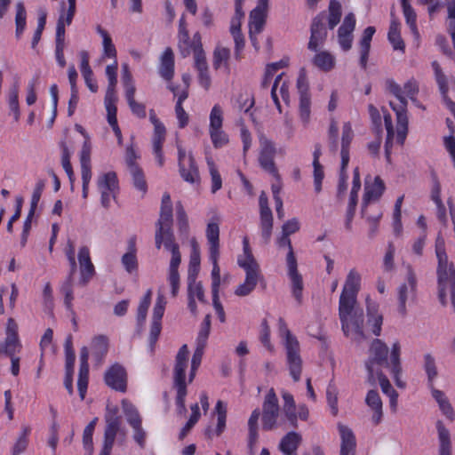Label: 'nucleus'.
<instances>
[{"instance_id": "1", "label": "nucleus", "mask_w": 455, "mask_h": 455, "mask_svg": "<svg viewBox=\"0 0 455 455\" xmlns=\"http://www.w3.org/2000/svg\"><path fill=\"white\" fill-rule=\"evenodd\" d=\"M387 90L393 94L398 100L399 105L390 102V107L396 116L397 124V141L401 145L404 143L408 133L409 119L407 116L408 101L403 94H405L412 102H417L416 95L419 93V84L414 78H411L402 88L393 79L386 81Z\"/></svg>"}, {"instance_id": "2", "label": "nucleus", "mask_w": 455, "mask_h": 455, "mask_svg": "<svg viewBox=\"0 0 455 455\" xmlns=\"http://www.w3.org/2000/svg\"><path fill=\"white\" fill-rule=\"evenodd\" d=\"M361 275L355 269H351L339 297V316L343 332L349 331L348 316L356 304V296L360 290Z\"/></svg>"}, {"instance_id": "3", "label": "nucleus", "mask_w": 455, "mask_h": 455, "mask_svg": "<svg viewBox=\"0 0 455 455\" xmlns=\"http://www.w3.org/2000/svg\"><path fill=\"white\" fill-rule=\"evenodd\" d=\"M280 335L284 339V346L287 355V363L291 378L295 382L300 379L302 371V360L299 355V344L297 339L290 331L283 318L278 321Z\"/></svg>"}, {"instance_id": "4", "label": "nucleus", "mask_w": 455, "mask_h": 455, "mask_svg": "<svg viewBox=\"0 0 455 455\" xmlns=\"http://www.w3.org/2000/svg\"><path fill=\"white\" fill-rule=\"evenodd\" d=\"M188 348L183 345L177 355L174 366V387L177 389L176 405L180 413L187 411L185 399L187 395L186 369L188 367Z\"/></svg>"}, {"instance_id": "5", "label": "nucleus", "mask_w": 455, "mask_h": 455, "mask_svg": "<svg viewBox=\"0 0 455 455\" xmlns=\"http://www.w3.org/2000/svg\"><path fill=\"white\" fill-rule=\"evenodd\" d=\"M290 235L282 233V235L277 240V243L280 247H287L288 253L286 256L288 275L291 282V291L292 295L300 305L302 303V291H303V279L302 275L298 271L297 259L293 251Z\"/></svg>"}, {"instance_id": "6", "label": "nucleus", "mask_w": 455, "mask_h": 455, "mask_svg": "<svg viewBox=\"0 0 455 455\" xmlns=\"http://www.w3.org/2000/svg\"><path fill=\"white\" fill-rule=\"evenodd\" d=\"M280 406L274 388H270L262 404V428L270 431L275 428L279 417Z\"/></svg>"}, {"instance_id": "7", "label": "nucleus", "mask_w": 455, "mask_h": 455, "mask_svg": "<svg viewBox=\"0 0 455 455\" xmlns=\"http://www.w3.org/2000/svg\"><path fill=\"white\" fill-rule=\"evenodd\" d=\"M260 152L259 156V163L260 167L269 172L271 175L280 180L277 168L275 164V148L271 140L266 137L259 139Z\"/></svg>"}, {"instance_id": "8", "label": "nucleus", "mask_w": 455, "mask_h": 455, "mask_svg": "<svg viewBox=\"0 0 455 455\" xmlns=\"http://www.w3.org/2000/svg\"><path fill=\"white\" fill-rule=\"evenodd\" d=\"M326 14L324 12L318 13L313 20L310 26V38L307 48L310 51L317 52L327 38L325 28Z\"/></svg>"}, {"instance_id": "9", "label": "nucleus", "mask_w": 455, "mask_h": 455, "mask_svg": "<svg viewBox=\"0 0 455 455\" xmlns=\"http://www.w3.org/2000/svg\"><path fill=\"white\" fill-rule=\"evenodd\" d=\"M260 229L263 243L267 244L270 242L273 230V214L268 206V199L267 194L262 191L259 198Z\"/></svg>"}, {"instance_id": "10", "label": "nucleus", "mask_w": 455, "mask_h": 455, "mask_svg": "<svg viewBox=\"0 0 455 455\" xmlns=\"http://www.w3.org/2000/svg\"><path fill=\"white\" fill-rule=\"evenodd\" d=\"M407 283L402 284L398 290V311L402 315H406V301L414 299L417 291V278L411 266H407Z\"/></svg>"}, {"instance_id": "11", "label": "nucleus", "mask_w": 455, "mask_h": 455, "mask_svg": "<svg viewBox=\"0 0 455 455\" xmlns=\"http://www.w3.org/2000/svg\"><path fill=\"white\" fill-rule=\"evenodd\" d=\"M297 88L299 94V111L301 121L307 124L310 119L311 97L308 92V84L305 73H300L297 79Z\"/></svg>"}, {"instance_id": "12", "label": "nucleus", "mask_w": 455, "mask_h": 455, "mask_svg": "<svg viewBox=\"0 0 455 455\" xmlns=\"http://www.w3.org/2000/svg\"><path fill=\"white\" fill-rule=\"evenodd\" d=\"M388 347L381 339H375L372 340L369 348V357L365 363L372 366L390 368L388 362Z\"/></svg>"}, {"instance_id": "13", "label": "nucleus", "mask_w": 455, "mask_h": 455, "mask_svg": "<svg viewBox=\"0 0 455 455\" xmlns=\"http://www.w3.org/2000/svg\"><path fill=\"white\" fill-rule=\"evenodd\" d=\"M435 253L438 259L437 275L438 283L451 282L455 279V269L452 264L448 265V256L445 252L443 242H436Z\"/></svg>"}, {"instance_id": "14", "label": "nucleus", "mask_w": 455, "mask_h": 455, "mask_svg": "<svg viewBox=\"0 0 455 455\" xmlns=\"http://www.w3.org/2000/svg\"><path fill=\"white\" fill-rule=\"evenodd\" d=\"M126 371L119 363L113 364L105 373L104 379L106 384L111 388L125 392L126 390Z\"/></svg>"}, {"instance_id": "15", "label": "nucleus", "mask_w": 455, "mask_h": 455, "mask_svg": "<svg viewBox=\"0 0 455 455\" xmlns=\"http://www.w3.org/2000/svg\"><path fill=\"white\" fill-rule=\"evenodd\" d=\"M89 349L84 346L80 349L79 355V372L77 379V389L81 400H84L86 395L88 382H89Z\"/></svg>"}, {"instance_id": "16", "label": "nucleus", "mask_w": 455, "mask_h": 455, "mask_svg": "<svg viewBox=\"0 0 455 455\" xmlns=\"http://www.w3.org/2000/svg\"><path fill=\"white\" fill-rule=\"evenodd\" d=\"M349 331L344 332L347 337L351 336L354 339L361 341L366 339L363 331L364 315L363 312L360 308H355L353 306V309L348 316Z\"/></svg>"}, {"instance_id": "17", "label": "nucleus", "mask_w": 455, "mask_h": 455, "mask_svg": "<svg viewBox=\"0 0 455 455\" xmlns=\"http://www.w3.org/2000/svg\"><path fill=\"white\" fill-rule=\"evenodd\" d=\"M355 27V18L354 13L350 12L344 18L342 25L338 29V39L340 47L344 51H349L352 47L353 31Z\"/></svg>"}, {"instance_id": "18", "label": "nucleus", "mask_w": 455, "mask_h": 455, "mask_svg": "<svg viewBox=\"0 0 455 455\" xmlns=\"http://www.w3.org/2000/svg\"><path fill=\"white\" fill-rule=\"evenodd\" d=\"M105 430L103 443L114 445L117 433L121 429V418L116 409L109 411L105 415Z\"/></svg>"}, {"instance_id": "19", "label": "nucleus", "mask_w": 455, "mask_h": 455, "mask_svg": "<svg viewBox=\"0 0 455 455\" xmlns=\"http://www.w3.org/2000/svg\"><path fill=\"white\" fill-rule=\"evenodd\" d=\"M361 188V181L359 177L358 168L354 171L353 187L350 191L349 203L347 210L346 223L345 227L347 230L350 231L352 228V220L355 213V208L357 204L358 191Z\"/></svg>"}, {"instance_id": "20", "label": "nucleus", "mask_w": 455, "mask_h": 455, "mask_svg": "<svg viewBox=\"0 0 455 455\" xmlns=\"http://www.w3.org/2000/svg\"><path fill=\"white\" fill-rule=\"evenodd\" d=\"M365 403L372 411L371 422L374 426L380 424L383 419V403L376 389H371L365 397Z\"/></svg>"}, {"instance_id": "21", "label": "nucleus", "mask_w": 455, "mask_h": 455, "mask_svg": "<svg viewBox=\"0 0 455 455\" xmlns=\"http://www.w3.org/2000/svg\"><path fill=\"white\" fill-rule=\"evenodd\" d=\"M172 203L171 196L168 193H164L162 197L160 215L157 222L156 223V228L160 230L167 228H172Z\"/></svg>"}, {"instance_id": "22", "label": "nucleus", "mask_w": 455, "mask_h": 455, "mask_svg": "<svg viewBox=\"0 0 455 455\" xmlns=\"http://www.w3.org/2000/svg\"><path fill=\"white\" fill-rule=\"evenodd\" d=\"M401 346L398 341L395 342L391 347L390 353V371L395 379V385L400 387H405V383L401 379L402 365H401Z\"/></svg>"}, {"instance_id": "23", "label": "nucleus", "mask_w": 455, "mask_h": 455, "mask_svg": "<svg viewBox=\"0 0 455 455\" xmlns=\"http://www.w3.org/2000/svg\"><path fill=\"white\" fill-rule=\"evenodd\" d=\"M338 429L340 435V455H355L356 441L355 436L351 428L339 423Z\"/></svg>"}, {"instance_id": "24", "label": "nucleus", "mask_w": 455, "mask_h": 455, "mask_svg": "<svg viewBox=\"0 0 455 455\" xmlns=\"http://www.w3.org/2000/svg\"><path fill=\"white\" fill-rule=\"evenodd\" d=\"M385 191V183L379 176H376L374 182L371 185L365 186V192L363 195L362 204V215H365V209L371 200H378Z\"/></svg>"}, {"instance_id": "25", "label": "nucleus", "mask_w": 455, "mask_h": 455, "mask_svg": "<svg viewBox=\"0 0 455 455\" xmlns=\"http://www.w3.org/2000/svg\"><path fill=\"white\" fill-rule=\"evenodd\" d=\"M158 73L166 81L174 76V53L171 47H167L160 57Z\"/></svg>"}, {"instance_id": "26", "label": "nucleus", "mask_w": 455, "mask_h": 455, "mask_svg": "<svg viewBox=\"0 0 455 455\" xmlns=\"http://www.w3.org/2000/svg\"><path fill=\"white\" fill-rule=\"evenodd\" d=\"M366 310H367V323L371 326V331L375 336H379L381 333V326L383 323L382 315L379 314V306L377 303L371 301L368 297L366 299Z\"/></svg>"}, {"instance_id": "27", "label": "nucleus", "mask_w": 455, "mask_h": 455, "mask_svg": "<svg viewBox=\"0 0 455 455\" xmlns=\"http://www.w3.org/2000/svg\"><path fill=\"white\" fill-rule=\"evenodd\" d=\"M246 273L245 281L235 291V294L240 297L249 295L256 287L260 276L259 269H244Z\"/></svg>"}, {"instance_id": "28", "label": "nucleus", "mask_w": 455, "mask_h": 455, "mask_svg": "<svg viewBox=\"0 0 455 455\" xmlns=\"http://www.w3.org/2000/svg\"><path fill=\"white\" fill-rule=\"evenodd\" d=\"M78 260L80 264L82 281L84 283H87L94 275V266L91 261L88 247L83 246L80 248L78 252Z\"/></svg>"}, {"instance_id": "29", "label": "nucleus", "mask_w": 455, "mask_h": 455, "mask_svg": "<svg viewBox=\"0 0 455 455\" xmlns=\"http://www.w3.org/2000/svg\"><path fill=\"white\" fill-rule=\"evenodd\" d=\"M302 442V437L300 434L291 431L287 433L280 441L279 450L284 455H292L296 453L299 446Z\"/></svg>"}, {"instance_id": "30", "label": "nucleus", "mask_w": 455, "mask_h": 455, "mask_svg": "<svg viewBox=\"0 0 455 455\" xmlns=\"http://www.w3.org/2000/svg\"><path fill=\"white\" fill-rule=\"evenodd\" d=\"M354 138V132L352 130L351 124L349 122L344 123L342 126V137H341V150L340 156L341 162L344 165H348L349 163V147Z\"/></svg>"}, {"instance_id": "31", "label": "nucleus", "mask_w": 455, "mask_h": 455, "mask_svg": "<svg viewBox=\"0 0 455 455\" xmlns=\"http://www.w3.org/2000/svg\"><path fill=\"white\" fill-rule=\"evenodd\" d=\"M436 429L439 440L438 455H452L450 431L441 420H437Z\"/></svg>"}, {"instance_id": "32", "label": "nucleus", "mask_w": 455, "mask_h": 455, "mask_svg": "<svg viewBox=\"0 0 455 455\" xmlns=\"http://www.w3.org/2000/svg\"><path fill=\"white\" fill-rule=\"evenodd\" d=\"M267 7L262 4H258L250 13L249 29L253 30L256 33H261L267 17Z\"/></svg>"}, {"instance_id": "33", "label": "nucleus", "mask_w": 455, "mask_h": 455, "mask_svg": "<svg viewBox=\"0 0 455 455\" xmlns=\"http://www.w3.org/2000/svg\"><path fill=\"white\" fill-rule=\"evenodd\" d=\"M376 29L374 27H367L363 33L362 39L360 41V64L363 68H366L369 52L371 49V42Z\"/></svg>"}, {"instance_id": "34", "label": "nucleus", "mask_w": 455, "mask_h": 455, "mask_svg": "<svg viewBox=\"0 0 455 455\" xmlns=\"http://www.w3.org/2000/svg\"><path fill=\"white\" fill-rule=\"evenodd\" d=\"M376 374L382 392L389 397L391 410L395 411L397 409L398 393L393 388L390 381L382 371H377Z\"/></svg>"}, {"instance_id": "35", "label": "nucleus", "mask_w": 455, "mask_h": 455, "mask_svg": "<svg viewBox=\"0 0 455 455\" xmlns=\"http://www.w3.org/2000/svg\"><path fill=\"white\" fill-rule=\"evenodd\" d=\"M243 255L238 257L237 264L243 269H259V266L256 261L249 243L248 237L243 239Z\"/></svg>"}, {"instance_id": "36", "label": "nucleus", "mask_w": 455, "mask_h": 455, "mask_svg": "<svg viewBox=\"0 0 455 455\" xmlns=\"http://www.w3.org/2000/svg\"><path fill=\"white\" fill-rule=\"evenodd\" d=\"M192 249L188 272V285H194L200 269V254L196 240H192Z\"/></svg>"}, {"instance_id": "37", "label": "nucleus", "mask_w": 455, "mask_h": 455, "mask_svg": "<svg viewBox=\"0 0 455 455\" xmlns=\"http://www.w3.org/2000/svg\"><path fill=\"white\" fill-rule=\"evenodd\" d=\"M400 26L401 24L398 19H393L390 21V26L387 33V39L389 43L392 44L394 50L404 52L405 44L403 38L401 37Z\"/></svg>"}, {"instance_id": "38", "label": "nucleus", "mask_w": 455, "mask_h": 455, "mask_svg": "<svg viewBox=\"0 0 455 455\" xmlns=\"http://www.w3.org/2000/svg\"><path fill=\"white\" fill-rule=\"evenodd\" d=\"M432 396L437 402L442 412L450 419L453 420L455 418V412L449 400L445 396L444 393L434 387H430Z\"/></svg>"}, {"instance_id": "39", "label": "nucleus", "mask_w": 455, "mask_h": 455, "mask_svg": "<svg viewBox=\"0 0 455 455\" xmlns=\"http://www.w3.org/2000/svg\"><path fill=\"white\" fill-rule=\"evenodd\" d=\"M209 253L220 252V227L217 222H209L205 231Z\"/></svg>"}, {"instance_id": "40", "label": "nucleus", "mask_w": 455, "mask_h": 455, "mask_svg": "<svg viewBox=\"0 0 455 455\" xmlns=\"http://www.w3.org/2000/svg\"><path fill=\"white\" fill-rule=\"evenodd\" d=\"M108 349V340L104 335L95 337L92 341V355L100 363L106 356Z\"/></svg>"}, {"instance_id": "41", "label": "nucleus", "mask_w": 455, "mask_h": 455, "mask_svg": "<svg viewBox=\"0 0 455 455\" xmlns=\"http://www.w3.org/2000/svg\"><path fill=\"white\" fill-rule=\"evenodd\" d=\"M188 168H186L185 164H180V173L182 179L189 183H195L199 180V172L196 164L195 159L192 155H189Z\"/></svg>"}, {"instance_id": "42", "label": "nucleus", "mask_w": 455, "mask_h": 455, "mask_svg": "<svg viewBox=\"0 0 455 455\" xmlns=\"http://www.w3.org/2000/svg\"><path fill=\"white\" fill-rule=\"evenodd\" d=\"M423 368L427 376L428 387H434V381L437 378L438 371L435 359L430 353H427L423 356Z\"/></svg>"}, {"instance_id": "43", "label": "nucleus", "mask_w": 455, "mask_h": 455, "mask_svg": "<svg viewBox=\"0 0 455 455\" xmlns=\"http://www.w3.org/2000/svg\"><path fill=\"white\" fill-rule=\"evenodd\" d=\"M260 416L259 409L252 411L251 417L248 420L249 436H248V446L252 450L253 446L258 441V420Z\"/></svg>"}, {"instance_id": "44", "label": "nucleus", "mask_w": 455, "mask_h": 455, "mask_svg": "<svg viewBox=\"0 0 455 455\" xmlns=\"http://www.w3.org/2000/svg\"><path fill=\"white\" fill-rule=\"evenodd\" d=\"M179 49L183 57H187L190 54V46H189V34L187 29L186 22L184 18L182 17L180 20L179 24Z\"/></svg>"}, {"instance_id": "45", "label": "nucleus", "mask_w": 455, "mask_h": 455, "mask_svg": "<svg viewBox=\"0 0 455 455\" xmlns=\"http://www.w3.org/2000/svg\"><path fill=\"white\" fill-rule=\"evenodd\" d=\"M73 337L69 334L64 343L65 373H74L76 354L73 348Z\"/></svg>"}, {"instance_id": "46", "label": "nucleus", "mask_w": 455, "mask_h": 455, "mask_svg": "<svg viewBox=\"0 0 455 455\" xmlns=\"http://www.w3.org/2000/svg\"><path fill=\"white\" fill-rule=\"evenodd\" d=\"M313 63L321 70L327 72L334 68L335 58L330 52L323 51L315 55Z\"/></svg>"}, {"instance_id": "47", "label": "nucleus", "mask_w": 455, "mask_h": 455, "mask_svg": "<svg viewBox=\"0 0 455 455\" xmlns=\"http://www.w3.org/2000/svg\"><path fill=\"white\" fill-rule=\"evenodd\" d=\"M97 185L99 189L109 190L110 192H117L118 180L116 173L114 172H109L102 174L100 177H99Z\"/></svg>"}, {"instance_id": "48", "label": "nucleus", "mask_w": 455, "mask_h": 455, "mask_svg": "<svg viewBox=\"0 0 455 455\" xmlns=\"http://www.w3.org/2000/svg\"><path fill=\"white\" fill-rule=\"evenodd\" d=\"M431 65H432V68L435 72V78L436 84L438 85L439 92L443 98V97H444V95H448L449 79H448L447 76L443 73L439 63L436 60H434Z\"/></svg>"}, {"instance_id": "49", "label": "nucleus", "mask_w": 455, "mask_h": 455, "mask_svg": "<svg viewBox=\"0 0 455 455\" xmlns=\"http://www.w3.org/2000/svg\"><path fill=\"white\" fill-rule=\"evenodd\" d=\"M341 14L340 3L337 0H331L329 4V15L328 17L326 16L330 29H333L339 23Z\"/></svg>"}, {"instance_id": "50", "label": "nucleus", "mask_w": 455, "mask_h": 455, "mask_svg": "<svg viewBox=\"0 0 455 455\" xmlns=\"http://www.w3.org/2000/svg\"><path fill=\"white\" fill-rule=\"evenodd\" d=\"M403 7V12L405 18V21L407 25L409 26L412 35L415 36V38L418 40L419 38V32L418 30L417 27V15L414 12L413 8L410 4H402Z\"/></svg>"}, {"instance_id": "51", "label": "nucleus", "mask_w": 455, "mask_h": 455, "mask_svg": "<svg viewBox=\"0 0 455 455\" xmlns=\"http://www.w3.org/2000/svg\"><path fill=\"white\" fill-rule=\"evenodd\" d=\"M129 172L130 174L132 175L134 188L140 191L142 195H145L148 191V184L145 180L142 169L140 166L132 167V169L129 170Z\"/></svg>"}, {"instance_id": "52", "label": "nucleus", "mask_w": 455, "mask_h": 455, "mask_svg": "<svg viewBox=\"0 0 455 455\" xmlns=\"http://www.w3.org/2000/svg\"><path fill=\"white\" fill-rule=\"evenodd\" d=\"M219 256H220V252L210 253V259L212 263V292H219V289H220V269L218 265Z\"/></svg>"}, {"instance_id": "53", "label": "nucleus", "mask_w": 455, "mask_h": 455, "mask_svg": "<svg viewBox=\"0 0 455 455\" xmlns=\"http://www.w3.org/2000/svg\"><path fill=\"white\" fill-rule=\"evenodd\" d=\"M26 10L23 3L19 2L16 4V16H15V24H16V37L20 38L21 34L23 33L26 27Z\"/></svg>"}, {"instance_id": "54", "label": "nucleus", "mask_w": 455, "mask_h": 455, "mask_svg": "<svg viewBox=\"0 0 455 455\" xmlns=\"http://www.w3.org/2000/svg\"><path fill=\"white\" fill-rule=\"evenodd\" d=\"M98 33L102 36L103 39V50L104 54L108 58L116 59V50L112 43V39L108 33L103 29L100 26L97 28Z\"/></svg>"}, {"instance_id": "55", "label": "nucleus", "mask_w": 455, "mask_h": 455, "mask_svg": "<svg viewBox=\"0 0 455 455\" xmlns=\"http://www.w3.org/2000/svg\"><path fill=\"white\" fill-rule=\"evenodd\" d=\"M215 411L218 415L216 435H220L226 428V419H227V406H226V404L222 401L219 400L215 406Z\"/></svg>"}, {"instance_id": "56", "label": "nucleus", "mask_w": 455, "mask_h": 455, "mask_svg": "<svg viewBox=\"0 0 455 455\" xmlns=\"http://www.w3.org/2000/svg\"><path fill=\"white\" fill-rule=\"evenodd\" d=\"M122 407L126 421L129 425L142 421V418L138 409L133 404L126 401H123Z\"/></svg>"}, {"instance_id": "57", "label": "nucleus", "mask_w": 455, "mask_h": 455, "mask_svg": "<svg viewBox=\"0 0 455 455\" xmlns=\"http://www.w3.org/2000/svg\"><path fill=\"white\" fill-rule=\"evenodd\" d=\"M339 127L338 123L334 119V117L331 118L330 126L328 130V142L329 148L332 153H336L338 151L339 142Z\"/></svg>"}, {"instance_id": "58", "label": "nucleus", "mask_w": 455, "mask_h": 455, "mask_svg": "<svg viewBox=\"0 0 455 455\" xmlns=\"http://www.w3.org/2000/svg\"><path fill=\"white\" fill-rule=\"evenodd\" d=\"M31 431L30 427L24 426L22 427V433L20 434V437L16 441L13 449H12V455H20L23 451H26L28 444V435Z\"/></svg>"}, {"instance_id": "59", "label": "nucleus", "mask_w": 455, "mask_h": 455, "mask_svg": "<svg viewBox=\"0 0 455 455\" xmlns=\"http://www.w3.org/2000/svg\"><path fill=\"white\" fill-rule=\"evenodd\" d=\"M152 291L148 290L138 307L137 321L140 324L143 323L147 318L148 307L151 303Z\"/></svg>"}, {"instance_id": "60", "label": "nucleus", "mask_w": 455, "mask_h": 455, "mask_svg": "<svg viewBox=\"0 0 455 455\" xmlns=\"http://www.w3.org/2000/svg\"><path fill=\"white\" fill-rule=\"evenodd\" d=\"M209 172L212 179L211 191L215 194L222 187V179L212 160H208Z\"/></svg>"}, {"instance_id": "61", "label": "nucleus", "mask_w": 455, "mask_h": 455, "mask_svg": "<svg viewBox=\"0 0 455 455\" xmlns=\"http://www.w3.org/2000/svg\"><path fill=\"white\" fill-rule=\"evenodd\" d=\"M223 123V111L220 105H214L210 114V129L218 130L222 129Z\"/></svg>"}, {"instance_id": "62", "label": "nucleus", "mask_w": 455, "mask_h": 455, "mask_svg": "<svg viewBox=\"0 0 455 455\" xmlns=\"http://www.w3.org/2000/svg\"><path fill=\"white\" fill-rule=\"evenodd\" d=\"M21 345L19 337L6 336L2 351L8 356H13L20 352Z\"/></svg>"}, {"instance_id": "63", "label": "nucleus", "mask_w": 455, "mask_h": 455, "mask_svg": "<svg viewBox=\"0 0 455 455\" xmlns=\"http://www.w3.org/2000/svg\"><path fill=\"white\" fill-rule=\"evenodd\" d=\"M61 292L64 294V303L70 309L72 307L73 296V276H68L60 287Z\"/></svg>"}, {"instance_id": "64", "label": "nucleus", "mask_w": 455, "mask_h": 455, "mask_svg": "<svg viewBox=\"0 0 455 455\" xmlns=\"http://www.w3.org/2000/svg\"><path fill=\"white\" fill-rule=\"evenodd\" d=\"M122 264L124 269L129 273L132 274L133 272H137L139 267V263L137 259V256L133 252H126L122 256L121 259Z\"/></svg>"}]
</instances>
